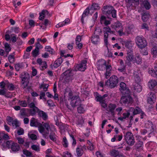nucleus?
Returning <instances> with one entry per match:
<instances>
[{"label": "nucleus", "instance_id": "f257e3e1", "mask_svg": "<svg viewBox=\"0 0 157 157\" xmlns=\"http://www.w3.org/2000/svg\"><path fill=\"white\" fill-rule=\"evenodd\" d=\"M118 82V77L115 75L112 76L109 79L105 81L104 85L105 87H108L110 88H113L117 85Z\"/></svg>", "mask_w": 157, "mask_h": 157}, {"label": "nucleus", "instance_id": "f03ea898", "mask_svg": "<svg viewBox=\"0 0 157 157\" xmlns=\"http://www.w3.org/2000/svg\"><path fill=\"white\" fill-rule=\"evenodd\" d=\"M135 41L137 46L140 48H144L147 46V41L143 36H137L135 38Z\"/></svg>", "mask_w": 157, "mask_h": 157}, {"label": "nucleus", "instance_id": "7ed1b4c3", "mask_svg": "<svg viewBox=\"0 0 157 157\" xmlns=\"http://www.w3.org/2000/svg\"><path fill=\"white\" fill-rule=\"evenodd\" d=\"M20 78L21 79L22 88L23 89L26 88L29 82V80L30 78L29 75L27 72H23L20 75Z\"/></svg>", "mask_w": 157, "mask_h": 157}, {"label": "nucleus", "instance_id": "20e7f679", "mask_svg": "<svg viewBox=\"0 0 157 157\" xmlns=\"http://www.w3.org/2000/svg\"><path fill=\"white\" fill-rule=\"evenodd\" d=\"M72 70L70 69L62 73L59 78L60 80H63L64 82H68L70 80L71 77L73 75Z\"/></svg>", "mask_w": 157, "mask_h": 157}, {"label": "nucleus", "instance_id": "39448f33", "mask_svg": "<svg viewBox=\"0 0 157 157\" xmlns=\"http://www.w3.org/2000/svg\"><path fill=\"white\" fill-rule=\"evenodd\" d=\"M124 139L127 144L131 146L133 145L135 143V140L133 135L130 132H126L124 135Z\"/></svg>", "mask_w": 157, "mask_h": 157}, {"label": "nucleus", "instance_id": "423d86ee", "mask_svg": "<svg viewBox=\"0 0 157 157\" xmlns=\"http://www.w3.org/2000/svg\"><path fill=\"white\" fill-rule=\"evenodd\" d=\"M121 97L120 102L121 104H129L132 101V98L131 96V92L128 94H122Z\"/></svg>", "mask_w": 157, "mask_h": 157}, {"label": "nucleus", "instance_id": "0eeeda50", "mask_svg": "<svg viewBox=\"0 0 157 157\" xmlns=\"http://www.w3.org/2000/svg\"><path fill=\"white\" fill-rule=\"evenodd\" d=\"M126 51V60L125 61V64L128 66H131V62L134 59V53L133 51L131 49H127Z\"/></svg>", "mask_w": 157, "mask_h": 157}, {"label": "nucleus", "instance_id": "6e6552de", "mask_svg": "<svg viewBox=\"0 0 157 157\" xmlns=\"http://www.w3.org/2000/svg\"><path fill=\"white\" fill-rule=\"evenodd\" d=\"M103 29L105 45L107 46L108 44L107 39L109 36L108 33H109L110 34H114L115 33V32L114 31H111V29L109 27H104Z\"/></svg>", "mask_w": 157, "mask_h": 157}, {"label": "nucleus", "instance_id": "1a4fd4ad", "mask_svg": "<svg viewBox=\"0 0 157 157\" xmlns=\"http://www.w3.org/2000/svg\"><path fill=\"white\" fill-rule=\"evenodd\" d=\"M120 90L122 94H128L131 92L129 88L126 87V84L124 82H122L120 84Z\"/></svg>", "mask_w": 157, "mask_h": 157}, {"label": "nucleus", "instance_id": "9d476101", "mask_svg": "<svg viewBox=\"0 0 157 157\" xmlns=\"http://www.w3.org/2000/svg\"><path fill=\"white\" fill-rule=\"evenodd\" d=\"M106 64L105 60L101 59L98 60L97 63V68L98 70L103 71L105 69V65Z\"/></svg>", "mask_w": 157, "mask_h": 157}, {"label": "nucleus", "instance_id": "9b49d317", "mask_svg": "<svg viewBox=\"0 0 157 157\" xmlns=\"http://www.w3.org/2000/svg\"><path fill=\"white\" fill-rule=\"evenodd\" d=\"M87 61L86 60H82L81 63L76 65L75 70L81 71H84L86 68Z\"/></svg>", "mask_w": 157, "mask_h": 157}, {"label": "nucleus", "instance_id": "f8f14e48", "mask_svg": "<svg viewBox=\"0 0 157 157\" xmlns=\"http://www.w3.org/2000/svg\"><path fill=\"white\" fill-rule=\"evenodd\" d=\"M81 103V101L78 96H75L74 98L71 100V105L73 108L79 105Z\"/></svg>", "mask_w": 157, "mask_h": 157}, {"label": "nucleus", "instance_id": "ddd939ff", "mask_svg": "<svg viewBox=\"0 0 157 157\" xmlns=\"http://www.w3.org/2000/svg\"><path fill=\"white\" fill-rule=\"evenodd\" d=\"M156 98V95L154 92H150L149 94H148V102L150 104H153L155 101Z\"/></svg>", "mask_w": 157, "mask_h": 157}, {"label": "nucleus", "instance_id": "4468645a", "mask_svg": "<svg viewBox=\"0 0 157 157\" xmlns=\"http://www.w3.org/2000/svg\"><path fill=\"white\" fill-rule=\"evenodd\" d=\"M116 107V105L115 104L110 103L109 104L106 110L111 112V114L113 116L114 115V110Z\"/></svg>", "mask_w": 157, "mask_h": 157}, {"label": "nucleus", "instance_id": "2eb2a0df", "mask_svg": "<svg viewBox=\"0 0 157 157\" xmlns=\"http://www.w3.org/2000/svg\"><path fill=\"white\" fill-rule=\"evenodd\" d=\"M10 148L13 152H17L19 150L20 147L17 143L13 142L11 143Z\"/></svg>", "mask_w": 157, "mask_h": 157}, {"label": "nucleus", "instance_id": "dca6fc26", "mask_svg": "<svg viewBox=\"0 0 157 157\" xmlns=\"http://www.w3.org/2000/svg\"><path fill=\"white\" fill-rule=\"evenodd\" d=\"M39 116L41 117L44 120L46 121L48 119V116L47 113L40 110L38 114Z\"/></svg>", "mask_w": 157, "mask_h": 157}, {"label": "nucleus", "instance_id": "f3484780", "mask_svg": "<svg viewBox=\"0 0 157 157\" xmlns=\"http://www.w3.org/2000/svg\"><path fill=\"white\" fill-rule=\"evenodd\" d=\"M103 9L105 10V12L106 15H108V14H109V13H110L112 10L114 9L113 6L110 5L104 6L103 7Z\"/></svg>", "mask_w": 157, "mask_h": 157}, {"label": "nucleus", "instance_id": "a211bd4d", "mask_svg": "<svg viewBox=\"0 0 157 157\" xmlns=\"http://www.w3.org/2000/svg\"><path fill=\"white\" fill-rule=\"evenodd\" d=\"M130 111L132 112L134 115L140 113L142 112V110L139 107H136L135 108H131L130 109Z\"/></svg>", "mask_w": 157, "mask_h": 157}, {"label": "nucleus", "instance_id": "6ab92c4d", "mask_svg": "<svg viewBox=\"0 0 157 157\" xmlns=\"http://www.w3.org/2000/svg\"><path fill=\"white\" fill-rule=\"evenodd\" d=\"M63 61L61 57L58 58L54 62L53 66L55 68H56L60 66Z\"/></svg>", "mask_w": 157, "mask_h": 157}, {"label": "nucleus", "instance_id": "aec40b11", "mask_svg": "<svg viewBox=\"0 0 157 157\" xmlns=\"http://www.w3.org/2000/svg\"><path fill=\"white\" fill-rule=\"evenodd\" d=\"M40 110L36 106L29 109V113L31 116H34L36 113H38Z\"/></svg>", "mask_w": 157, "mask_h": 157}, {"label": "nucleus", "instance_id": "412c9836", "mask_svg": "<svg viewBox=\"0 0 157 157\" xmlns=\"http://www.w3.org/2000/svg\"><path fill=\"white\" fill-rule=\"evenodd\" d=\"M89 13H90V9L89 7H88L85 10L82 15L81 21L82 23H83L84 22V18L88 16Z\"/></svg>", "mask_w": 157, "mask_h": 157}, {"label": "nucleus", "instance_id": "4be33fe9", "mask_svg": "<svg viewBox=\"0 0 157 157\" xmlns=\"http://www.w3.org/2000/svg\"><path fill=\"white\" fill-rule=\"evenodd\" d=\"M148 85L150 89H152L157 85V82L155 80H150L148 83Z\"/></svg>", "mask_w": 157, "mask_h": 157}, {"label": "nucleus", "instance_id": "5701e85b", "mask_svg": "<svg viewBox=\"0 0 157 157\" xmlns=\"http://www.w3.org/2000/svg\"><path fill=\"white\" fill-rule=\"evenodd\" d=\"M99 35H94L92 37L91 41L92 43L94 44H97L99 42Z\"/></svg>", "mask_w": 157, "mask_h": 157}, {"label": "nucleus", "instance_id": "b1692460", "mask_svg": "<svg viewBox=\"0 0 157 157\" xmlns=\"http://www.w3.org/2000/svg\"><path fill=\"white\" fill-rule=\"evenodd\" d=\"M114 28L116 31L119 30L123 29L122 24L119 22L115 23L114 25Z\"/></svg>", "mask_w": 157, "mask_h": 157}, {"label": "nucleus", "instance_id": "393cba45", "mask_svg": "<svg viewBox=\"0 0 157 157\" xmlns=\"http://www.w3.org/2000/svg\"><path fill=\"white\" fill-rule=\"evenodd\" d=\"M108 94H105L102 96H101L100 95H99L95 97V99L97 101H101L105 100V98L108 96Z\"/></svg>", "mask_w": 157, "mask_h": 157}, {"label": "nucleus", "instance_id": "a878e982", "mask_svg": "<svg viewBox=\"0 0 157 157\" xmlns=\"http://www.w3.org/2000/svg\"><path fill=\"white\" fill-rule=\"evenodd\" d=\"M149 17V15L148 13L143 12L142 16V20L144 22L148 20Z\"/></svg>", "mask_w": 157, "mask_h": 157}, {"label": "nucleus", "instance_id": "bb28decb", "mask_svg": "<svg viewBox=\"0 0 157 157\" xmlns=\"http://www.w3.org/2000/svg\"><path fill=\"white\" fill-rule=\"evenodd\" d=\"M9 139L8 134H5L4 133H0V143H2L3 139L8 140Z\"/></svg>", "mask_w": 157, "mask_h": 157}, {"label": "nucleus", "instance_id": "cd10ccee", "mask_svg": "<svg viewBox=\"0 0 157 157\" xmlns=\"http://www.w3.org/2000/svg\"><path fill=\"white\" fill-rule=\"evenodd\" d=\"M108 18H110L109 16H111L113 18H117V11L114 9L113 10H112L110 13H109V14H108Z\"/></svg>", "mask_w": 157, "mask_h": 157}, {"label": "nucleus", "instance_id": "c85d7f7f", "mask_svg": "<svg viewBox=\"0 0 157 157\" xmlns=\"http://www.w3.org/2000/svg\"><path fill=\"white\" fill-rule=\"evenodd\" d=\"M137 141L136 142L135 147L139 149L142 147L143 145V142L142 141L140 140L139 139H137Z\"/></svg>", "mask_w": 157, "mask_h": 157}, {"label": "nucleus", "instance_id": "c756f323", "mask_svg": "<svg viewBox=\"0 0 157 157\" xmlns=\"http://www.w3.org/2000/svg\"><path fill=\"white\" fill-rule=\"evenodd\" d=\"M123 44L125 45V47L128 49H131V48L132 47V44L131 43L132 41H123Z\"/></svg>", "mask_w": 157, "mask_h": 157}, {"label": "nucleus", "instance_id": "7c9ffc66", "mask_svg": "<svg viewBox=\"0 0 157 157\" xmlns=\"http://www.w3.org/2000/svg\"><path fill=\"white\" fill-rule=\"evenodd\" d=\"M110 154L111 156L114 157H117L120 154L118 150H113L110 151Z\"/></svg>", "mask_w": 157, "mask_h": 157}, {"label": "nucleus", "instance_id": "2f4dec72", "mask_svg": "<svg viewBox=\"0 0 157 157\" xmlns=\"http://www.w3.org/2000/svg\"><path fill=\"white\" fill-rule=\"evenodd\" d=\"M129 4H130V6H136L139 4V0H129Z\"/></svg>", "mask_w": 157, "mask_h": 157}, {"label": "nucleus", "instance_id": "473e14b6", "mask_svg": "<svg viewBox=\"0 0 157 157\" xmlns=\"http://www.w3.org/2000/svg\"><path fill=\"white\" fill-rule=\"evenodd\" d=\"M79 106L77 108V111L79 113H83L85 112V110L84 108V105L80 104L78 105Z\"/></svg>", "mask_w": 157, "mask_h": 157}, {"label": "nucleus", "instance_id": "72a5a7b5", "mask_svg": "<svg viewBox=\"0 0 157 157\" xmlns=\"http://www.w3.org/2000/svg\"><path fill=\"white\" fill-rule=\"evenodd\" d=\"M40 123L38 122L37 121H36L35 120V119L34 118H33L30 121V125L31 126L37 127L38 124H39L38 123Z\"/></svg>", "mask_w": 157, "mask_h": 157}, {"label": "nucleus", "instance_id": "f704fd0d", "mask_svg": "<svg viewBox=\"0 0 157 157\" xmlns=\"http://www.w3.org/2000/svg\"><path fill=\"white\" fill-rule=\"evenodd\" d=\"M4 46L6 53L7 54V55H8L9 52L11 50V48L10 46V45L7 43H5Z\"/></svg>", "mask_w": 157, "mask_h": 157}, {"label": "nucleus", "instance_id": "c9c22d12", "mask_svg": "<svg viewBox=\"0 0 157 157\" xmlns=\"http://www.w3.org/2000/svg\"><path fill=\"white\" fill-rule=\"evenodd\" d=\"M134 90L135 92H140L142 90V87L139 84H136V85L134 86Z\"/></svg>", "mask_w": 157, "mask_h": 157}, {"label": "nucleus", "instance_id": "e433bc0d", "mask_svg": "<svg viewBox=\"0 0 157 157\" xmlns=\"http://www.w3.org/2000/svg\"><path fill=\"white\" fill-rule=\"evenodd\" d=\"M135 62L137 64H141L142 63V58L138 54L136 55L135 57Z\"/></svg>", "mask_w": 157, "mask_h": 157}, {"label": "nucleus", "instance_id": "4c0bfd02", "mask_svg": "<svg viewBox=\"0 0 157 157\" xmlns=\"http://www.w3.org/2000/svg\"><path fill=\"white\" fill-rule=\"evenodd\" d=\"M76 152L77 155L78 157L81 156L83 154L84 151L82 148H80L79 147H77L76 148Z\"/></svg>", "mask_w": 157, "mask_h": 157}, {"label": "nucleus", "instance_id": "58836bf2", "mask_svg": "<svg viewBox=\"0 0 157 157\" xmlns=\"http://www.w3.org/2000/svg\"><path fill=\"white\" fill-rule=\"evenodd\" d=\"M49 137L50 139L53 141L55 142L56 141L57 139L56 137V135L54 132H51Z\"/></svg>", "mask_w": 157, "mask_h": 157}, {"label": "nucleus", "instance_id": "ea45409f", "mask_svg": "<svg viewBox=\"0 0 157 157\" xmlns=\"http://www.w3.org/2000/svg\"><path fill=\"white\" fill-rule=\"evenodd\" d=\"M24 67V65L23 63H17L16 64L15 66L16 70L18 71L20 68H23Z\"/></svg>", "mask_w": 157, "mask_h": 157}, {"label": "nucleus", "instance_id": "a19ab883", "mask_svg": "<svg viewBox=\"0 0 157 157\" xmlns=\"http://www.w3.org/2000/svg\"><path fill=\"white\" fill-rule=\"evenodd\" d=\"M45 49L46 51L49 52L51 54H55V52L54 50L50 46H46Z\"/></svg>", "mask_w": 157, "mask_h": 157}, {"label": "nucleus", "instance_id": "79ce46f5", "mask_svg": "<svg viewBox=\"0 0 157 157\" xmlns=\"http://www.w3.org/2000/svg\"><path fill=\"white\" fill-rule=\"evenodd\" d=\"M48 13V11L46 10H43L40 14V17L39 19L42 20L44 19L45 13Z\"/></svg>", "mask_w": 157, "mask_h": 157}, {"label": "nucleus", "instance_id": "37998d69", "mask_svg": "<svg viewBox=\"0 0 157 157\" xmlns=\"http://www.w3.org/2000/svg\"><path fill=\"white\" fill-rule=\"evenodd\" d=\"M144 8L146 10H149L151 8V5L147 1H145L143 3Z\"/></svg>", "mask_w": 157, "mask_h": 157}, {"label": "nucleus", "instance_id": "c03bdc74", "mask_svg": "<svg viewBox=\"0 0 157 157\" xmlns=\"http://www.w3.org/2000/svg\"><path fill=\"white\" fill-rule=\"evenodd\" d=\"M84 119L82 117H80L78 118V120L76 124L78 125H81L82 126L84 123Z\"/></svg>", "mask_w": 157, "mask_h": 157}, {"label": "nucleus", "instance_id": "a18cd8bd", "mask_svg": "<svg viewBox=\"0 0 157 157\" xmlns=\"http://www.w3.org/2000/svg\"><path fill=\"white\" fill-rule=\"evenodd\" d=\"M23 154L26 155L27 157H31V156L32 155V154L31 152L26 149H23Z\"/></svg>", "mask_w": 157, "mask_h": 157}, {"label": "nucleus", "instance_id": "49530a36", "mask_svg": "<svg viewBox=\"0 0 157 157\" xmlns=\"http://www.w3.org/2000/svg\"><path fill=\"white\" fill-rule=\"evenodd\" d=\"M152 53L155 57L157 56V46H154L151 49Z\"/></svg>", "mask_w": 157, "mask_h": 157}, {"label": "nucleus", "instance_id": "de8ad7c7", "mask_svg": "<svg viewBox=\"0 0 157 157\" xmlns=\"http://www.w3.org/2000/svg\"><path fill=\"white\" fill-rule=\"evenodd\" d=\"M98 101L99 102L102 107L107 109V105L106 103L105 100L101 101Z\"/></svg>", "mask_w": 157, "mask_h": 157}, {"label": "nucleus", "instance_id": "09e8293b", "mask_svg": "<svg viewBox=\"0 0 157 157\" xmlns=\"http://www.w3.org/2000/svg\"><path fill=\"white\" fill-rule=\"evenodd\" d=\"M39 50L35 48L34 50H33L32 52V54L33 56L34 57H36L39 54Z\"/></svg>", "mask_w": 157, "mask_h": 157}, {"label": "nucleus", "instance_id": "8fccbe9b", "mask_svg": "<svg viewBox=\"0 0 157 157\" xmlns=\"http://www.w3.org/2000/svg\"><path fill=\"white\" fill-rule=\"evenodd\" d=\"M91 8L94 9V10H99L100 7L99 6V5L95 3H93L91 6Z\"/></svg>", "mask_w": 157, "mask_h": 157}, {"label": "nucleus", "instance_id": "3c124183", "mask_svg": "<svg viewBox=\"0 0 157 157\" xmlns=\"http://www.w3.org/2000/svg\"><path fill=\"white\" fill-rule=\"evenodd\" d=\"M38 124H38L37 127L38 128V129L40 132L41 133H42L44 131V128L41 124L40 123H38Z\"/></svg>", "mask_w": 157, "mask_h": 157}, {"label": "nucleus", "instance_id": "603ef678", "mask_svg": "<svg viewBox=\"0 0 157 157\" xmlns=\"http://www.w3.org/2000/svg\"><path fill=\"white\" fill-rule=\"evenodd\" d=\"M63 147H67L68 146L67 140L65 136H64L63 138Z\"/></svg>", "mask_w": 157, "mask_h": 157}, {"label": "nucleus", "instance_id": "864d4df0", "mask_svg": "<svg viewBox=\"0 0 157 157\" xmlns=\"http://www.w3.org/2000/svg\"><path fill=\"white\" fill-rule=\"evenodd\" d=\"M18 103H20V105L22 107H26L27 106V104L25 100H19Z\"/></svg>", "mask_w": 157, "mask_h": 157}, {"label": "nucleus", "instance_id": "5fc2aeb1", "mask_svg": "<svg viewBox=\"0 0 157 157\" xmlns=\"http://www.w3.org/2000/svg\"><path fill=\"white\" fill-rule=\"evenodd\" d=\"M102 31L101 29L99 28H96L95 30L94 34L95 35L99 36V35H100Z\"/></svg>", "mask_w": 157, "mask_h": 157}, {"label": "nucleus", "instance_id": "6e6d98bb", "mask_svg": "<svg viewBox=\"0 0 157 157\" xmlns=\"http://www.w3.org/2000/svg\"><path fill=\"white\" fill-rule=\"evenodd\" d=\"M149 71L151 76L153 77L157 78V70H151Z\"/></svg>", "mask_w": 157, "mask_h": 157}, {"label": "nucleus", "instance_id": "4d7b16f0", "mask_svg": "<svg viewBox=\"0 0 157 157\" xmlns=\"http://www.w3.org/2000/svg\"><path fill=\"white\" fill-rule=\"evenodd\" d=\"M31 148L37 152H38L40 151V147L39 146H38L36 145L33 144L31 146Z\"/></svg>", "mask_w": 157, "mask_h": 157}, {"label": "nucleus", "instance_id": "13d9d810", "mask_svg": "<svg viewBox=\"0 0 157 157\" xmlns=\"http://www.w3.org/2000/svg\"><path fill=\"white\" fill-rule=\"evenodd\" d=\"M11 37V40L13 43L16 42L17 40V36L16 35L14 34H12L10 35Z\"/></svg>", "mask_w": 157, "mask_h": 157}, {"label": "nucleus", "instance_id": "bf43d9fd", "mask_svg": "<svg viewBox=\"0 0 157 157\" xmlns=\"http://www.w3.org/2000/svg\"><path fill=\"white\" fill-rule=\"evenodd\" d=\"M9 61L10 63H13L15 61V58L14 56L10 55L8 56Z\"/></svg>", "mask_w": 157, "mask_h": 157}, {"label": "nucleus", "instance_id": "052dcab7", "mask_svg": "<svg viewBox=\"0 0 157 157\" xmlns=\"http://www.w3.org/2000/svg\"><path fill=\"white\" fill-rule=\"evenodd\" d=\"M42 123L43 126L45 128L47 131L48 132L49 129H50V126L49 124L47 122L44 123V122H43Z\"/></svg>", "mask_w": 157, "mask_h": 157}, {"label": "nucleus", "instance_id": "680f3d73", "mask_svg": "<svg viewBox=\"0 0 157 157\" xmlns=\"http://www.w3.org/2000/svg\"><path fill=\"white\" fill-rule=\"evenodd\" d=\"M18 124V122L16 120H15L14 121H13L11 123L12 125L13 126H15V128L19 127V125Z\"/></svg>", "mask_w": 157, "mask_h": 157}, {"label": "nucleus", "instance_id": "e2e57ef3", "mask_svg": "<svg viewBox=\"0 0 157 157\" xmlns=\"http://www.w3.org/2000/svg\"><path fill=\"white\" fill-rule=\"evenodd\" d=\"M105 68L106 70V71L107 72V73L108 74L109 72H110L112 69L111 66L110 65H107V64L105 65Z\"/></svg>", "mask_w": 157, "mask_h": 157}, {"label": "nucleus", "instance_id": "0e129e2a", "mask_svg": "<svg viewBox=\"0 0 157 157\" xmlns=\"http://www.w3.org/2000/svg\"><path fill=\"white\" fill-rule=\"evenodd\" d=\"M81 37L82 36L79 35L77 36L75 39V44H77L78 43L80 42L82 40Z\"/></svg>", "mask_w": 157, "mask_h": 157}, {"label": "nucleus", "instance_id": "69168bd1", "mask_svg": "<svg viewBox=\"0 0 157 157\" xmlns=\"http://www.w3.org/2000/svg\"><path fill=\"white\" fill-rule=\"evenodd\" d=\"M35 44L36 46L35 48L39 50L40 49L43 48L42 45H41L40 43H36Z\"/></svg>", "mask_w": 157, "mask_h": 157}, {"label": "nucleus", "instance_id": "338daca9", "mask_svg": "<svg viewBox=\"0 0 157 157\" xmlns=\"http://www.w3.org/2000/svg\"><path fill=\"white\" fill-rule=\"evenodd\" d=\"M141 28L142 29H145L147 30H149V27L147 24L146 23H144L142 25Z\"/></svg>", "mask_w": 157, "mask_h": 157}, {"label": "nucleus", "instance_id": "774afa93", "mask_svg": "<svg viewBox=\"0 0 157 157\" xmlns=\"http://www.w3.org/2000/svg\"><path fill=\"white\" fill-rule=\"evenodd\" d=\"M17 140H18V143L19 144H22L24 143V142H25L24 139L23 138H21L17 137Z\"/></svg>", "mask_w": 157, "mask_h": 157}]
</instances>
